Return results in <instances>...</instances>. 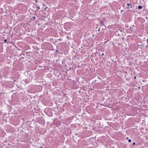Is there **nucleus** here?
Instances as JSON below:
<instances>
[{
  "label": "nucleus",
  "instance_id": "obj_1",
  "mask_svg": "<svg viewBox=\"0 0 148 148\" xmlns=\"http://www.w3.org/2000/svg\"><path fill=\"white\" fill-rule=\"evenodd\" d=\"M127 6H130V7H127V8H128V9H129V8H132V5H131L130 4V3H127Z\"/></svg>",
  "mask_w": 148,
  "mask_h": 148
},
{
  "label": "nucleus",
  "instance_id": "obj_2",
  "mask_svg": "<svg viewBox=\"0 0 148 148\" xmlns=\"http://www.w3.org/2000/svg\"><path fill=\"white\" fill-rule=\"evenodd\" d=\"M138 8H139V9H141L142 8V6L141 5H139L138 7Z\"/></svg>",
  "mask_w": 148,
  "mask_h": 148
},
{
  "label": "nucleus",
  "instance_id": "obj_3",
  "mask_svg": "<svg viewBox=\"0 0 148 148\" xmlns=\"http://www.w3.org/2000/svg\"><path fill=\"white\" fill-rule=\"evenodd\" d=\"M36 9L37 10L40 9V7L39 6H36Z\"/></svg>",
  "mask_w": 148,
  "mask_h": 148
},
{
  "label": "nucleus",
  "instance_id": "obj_4",
  "mask_svg": "<svg viewBox=\"0 0 148 148\" xmlns=\"http://www.w3.org/2000/svg\"><path fill=\"white\" fill-rule=\"evenodd\" d=\"M128 141L129 142H131V139H129V140H128Z\"/></svg>",
  "mask_w": 148,
  "mask_h": 148
},
{
  "label": "nucleus",
  "instance_id": "obj_5",
  "mask_svg": "<svg viewBox=\"0 0 148 148\" xmlns=\"http://www.w3.org/2000/svg\"><path fill=\"white\" fill-rule=\"evenodd\" d=\"M7 39H5V40H4V42H6V41H7Z\"/></svg>",
  "mask_w": 148,
  "mask_h": 148
},
{
  "label": "nucleus",
  "instance_id": "obj_6",
  "mask_svg": "<svg viewBox=\"0 0 148 148\" xmlns=\"http://www.w3.org/2000/svg\"><path fill=\"white\" fill-rule=\"evenodd\" d=\"M146 40L147 41V44L148 45V39H147Z\"/></svg>",
  "mask_w": 148,
  "mask_h": 148
},
{
  "label": "nucleus",
  "instance_id": "obj_7",
  "mask_svg": "<svg viewBox=\"0 0 148 148\" xmlns=\"http://www.w3.org/2000/svg\"><path fill=\"white\" fill-rule=\"evenodd\" d=\"M136 76H134V79H136Z\"/></svg>",
  "mask_w": 148,
  "mask_h": 148
},
{
  "label": "nucleus",
  "instance_id": "obj_8",
  "mask_svg": "<svg viewBox=\"0 0 148 148\" xmlns=\"http://www.w3.org/2000/svg\"><path fill=\"white\" fill-rule=\"evenodd\" d=\"M33 18L34 19H35L36 18L35 16H34L33 17Z\"/></svg>",
  "mask_w": 148,
  "mask_h": 148
},
{
  "label": "nucleus",
  "instance_id": "obj_9",
  "mask_svg": "<svg viewBox=\"0 0 148 148\" xmlns=\"http://www.w3.org/2000/svg\"><path fill=\"white\" fill-rule=\"evenodd\" d=\"M135 143H133V145H135Z\"/></svg>",
  "mask_w": 148,
  "mask_h": 148
},
{
  "label": "nucleus",
  "instance_id": "obj_10",
  "mask_svg": "<svg viewBox=\"0 0 148 148\" xmlns=\"http://www.w3.org/2000/svg\"><path fill=\"white\" fill-rule=\"evenodd\" d=\"M103 55H104V53H102L101 55L102 56H103Z\"/></svg>",
  "mask_w": 148,
  "mask_h": 148
},
{
  "label": "nucleus",
  "instance_id": "obj_11",
  "mask_svg": "<svg viewBox=\"0 0 148 148\" xmlns=\"http://www.w3.org/2000/svg\"><path fill=\"white\" fill-rule=\"evenodd\" d=\"M100 28H99V29H98V31H100Z\"/></svg>",
  "mask_w": 148,
  "mask_h": 148
}]
</instances>
